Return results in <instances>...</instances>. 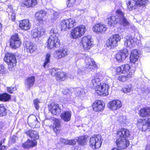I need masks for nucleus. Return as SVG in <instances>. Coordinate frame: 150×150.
Segmentation results:
<instances>
[{
    "label": "nucleus",
    "instance_id": "nucleus-1",
    "mask_svg": "<svg viewBox=\"0 0 150 150\" xmlns=\"http://www.w3.org/2000/svg\"><path fill=\"white\" fill-rule=\"evenodd\" d=\"M116 16H110L108 18V24L111 26H114L117 23L126 26L129 25V23L124 16V13L120 9L116 12Z\"/></svg>",
    "mask_w": 150,
    "mask_h": 150
},
{
    "label": "nucleus",
    "instance_id": "nucleus-2",
    "mask_svg": "<svg viewBox=\"0 0 150 150\" xmlns=\"http://www.w3.org/2000/svg\"><path fill=\"white\" fill-rule=\"evenodd\" d=\"M50 36L47 41V47L50 49L57 47L60 46L59 35L56 29L52 28L50 31Z\"/></svg>",
    "mask_w": 150,
    "mask_h": 150
},
{
    "label": "nucleus",
    "instance_id": "nucleus-3",
    "mask_svg": "<svg viewBox=\"0 0 150 150\" xmlns=\"http://www.w3.org/2000/svg\"><path fill=\"white\" fill-rule=\"evenodd\" d=\"M86 31V27L84 25L75 27L71 30L70 37L72 39H77L83 35Z\"/></svg>",
    "mask_w": 150,
    "mask_h": 150
},
{
    "label": "nucleus",
    "instance_id": "nucleus-4",
    "mask_svg": "<svg viewBox=\"0 0 150 150\" xmlns=\"http://www.w3.org/2000/svg\"><path fill=\"white\" fill-rule=\"evenodd\" d=\"M76 25L75 19L73 18H70L62 21L61 22L60 26L62 31H66L72 28Z\"/></svg>",
    "mask_w": 150,
    "mask_h": 150
},
{
    "label": "nucleus",
    "instance_id": "nucleus-5",
    "mask_svg": "<svg viewBox=\"0 0 150 150\" xmlns=\"http://www.w3.org/2000/svg\"><path fill=\"white\" fill-rule=\"evenodd\" d=\"M148 2L147 0H130L128 2V8L130 11L136 9L137 7H144Z\"/></svg>",
    "mask_w": 150,
    "mask_h": 150
},
{
    "label": "nucleus",
    "instance_id": "nucleus-6",
    "mask_svg": "<svg viewBox=\"0 0 150 150\" xmlns=\"http://www.w3.org/2000/svg\"><path fill=\"white\" fill-rule=\"evenodd\" d=\"M101 136L100 135H94L90 139L89 145L93 149H98L101 145Z\"/></svg>",
    "mask_w": 150,
    "mask_h": 150
},
{
    "label": "nucleus",
    "instance_id": "nucleus-7",
    "mask_svg": "<svg viewBox=\"0 0 150 150\" xmlns=\"http://www.w3.org/2000/svg\"><path fill=\"white\" fill-rule=\"evenodd\" d=\"M110 86L108 84L105 83H101L96 87V93L99 95L106 96L109 94L108 89Z\"/></svg>",
    "mask_w": 150,
    "mask_h": 150
},
{
    "label": "nucleus",
    "instance_id": "nucleus-8",
    "mask_svg": "<svg viewBox=\"0 0 150 150\" xmlns=\"http://www.w3.org/2000/svg\"><path fill=\"white\" fill-rule=\"evenodd\" d=\"M130 69V66L127 64L122 65L120 67H115L113 68L115 72L114 74H120L122 73L128 74L129 73H134V71L132 72Z\"/></svg>",
    "mask_w": 150,
    "mask_h": 150
},
{
    "label": "nucleus",
    "instance_id": "nucleus-9",
    "mask_svg": "<svg viewBox=\"0 0 150 150\" xmlns=\"http://www.w3.org/2000/svg\"><path fill=\"white\" fill-rule=\"evenodd\" d=\"M80 44L81 46L84 50L90 49L93 46V43L91 41V36L88 35L83 37L81 41Z\"/></svg>",
    "mask_w": 150,
    "mask_h": 150
},
{
    "label": "nucleus",
    "instance_id": "nucleus-10",
    "mask_svg": "<svg viewBox=\"0 0 150 150\" xmlns=\"http://www.w3.org/2000/svg\"><path fill=\"white\" fill-rule=\"evenodd\" d=\"M121 40L120 36L118 34L112 35L106 42L107 47L110 48H113L117 45V42Z\"/></svg>",
    "mask_w": 150,
    "mask_h": 150
},
{
    "label": "nucleus",
    "instance_id": "nucleus-11",
    "mask_svg": "<svg viewBox=\"0 0 150 150\" xmlns=\"http://www.w3.org/2000/svg\"><path fill=\"white\" fill-rule=\"evenodd\" d=\"M4 60L7 63L9 67L12 68L16 65L17 61L16 58L12 54L7 53L5 54Z\"/></svg>",
    "mask_w": 150,
    "mask_h": 150
},
{
    "label": "nucleus",
    "instance_id": "nucleus-12",
    "mask_svg": "<svg viewBox=\"0 0 150 150\" xmlns=\"http://www.w3.org/2000/svg\"><path fill=\"white\" fill-rule=\"evenodd\" d=\"M21 39L19 38L18 34L13 35L10 41V46L13 49H16L18 48L21 44Z\"/></svg>",
    "mask_w": 150,
    "mask_h": 150
},
{
    "label": "nucleus",
    "instance_id": "nucleus-13",
    "mask_svg": "<svg viewBox=\"0 0 150 150\" xmlns=\"http://www.w3.org/2000/svg\"><path fill=\"white\" fill-rule=\"evenodd\" d=\"M46 30L42 26L33 29L31 31V35L34 38L40 37L41 35L45 34Z\"/></svg>",
    "mask_w": 150,
    "mask_h": 150
},
{
    "label": "nucleus",
    "instance_id": "nucleus-14",
    "mask_svg": "<svg viewBox=\"0 0 150 150\" xmlns=\"http://www.w3.org/2000/svg\"><path fill=\"white\" fill-rule=\"evenodd\" d=\"M28 123L33 128H38L40 127V123L38 122L35 116L34 115H30L28 118Z\"/></svg>",
    "mask_w": 150,
    "mask_h": 150
},
{
    "label": "nucleus",
    "instance_id": "nucleus-15",
    "mask_svg": "<svg viewBox=\"0 0 150 150\" xmlns=\"http://www.w3.org/2000/svg\"><path fill=\"white\" fill-rule=\"evenodd\" d=\"M129 55L127 49H125L118 52L115 55V59L118 62L123 61Z\"/></svg>",
    "mask_w": 150,
    "mask_h": 150
},
{
    "label": "nucleus",
    "instance_id": "nucleus-16",
    "mask_svg": "<svg viewBox=\"0 0 150 150\" xmlns=\"http://www.w3.org/2000/svg\"><path fill=\"white\" fill-rule=\"evenodd\" d=\"M105 104L103 101L97 100L93 103L92 108L93 110L95 112H100L103 111L104 109Z\"/></svg>",
    "mask_w": 150,
    "mask_h": 150
},
{
    "label": "nucleus",
    "instance_id": "nucleus-17",
    "mask_svg": "<svg viewBox=\"0 0 150 150\" xmlns=\"http://www.w3.org/2000/svg\"><path fill=\"white\" fill-rule=\"evenodd\" d=\"M122 106L121 101L119 100H114L108 104L109 108L112 110H116L120 109Z\"/></svg>",
    "mask_w": 150,
    "mask_h": 150
},
{
    "label": "nucleus",
    "instance_id": "nucleus-18",
    "mask_svg": "<svg viewBox=\"0 0 150 150\" xmlns=\"http://www.w3.org/2000/svg\"><path fill=\"white\" fill-rule=\"evenodd\" d=\"M101 76L99 74L97 73L89 78V83L91 86L95 87L100 84V80Z\"/></svg>",
    "mask_w": 150,
    "mask_h": 150
},
{
    "label": "nucleus",
    "instance_id": "nucleus-19",
    "mask_svg": "<svg viewBox=\"0 0 150 150\" xmlns=\"http://www.w3.org/2000/svg\"><path fill=\"white\" fill-rule=\"evenodd\" d=\"M116 143L118 147L124 149H126L129 145V142L125 139L119 138L117 139Z\"/></svg>",
    "mask_w": 150,
    "mask_h": 150
},
{
    "label": "nucleus",
    "instance_id": "nucleus-20",
    "mask_svg": "<svg viewBox=\"0 0 150 150\" xmlns=\"http://www.w3.org/2000/svg\"><path fill=\"white\" fill-rule=\"evenodd\" d=\"M106 25L102 23H98L95 25L93 28V31L97 33H102L106 30Z\"/></svg>",
    "mask_w": 150,
    "mask_h": 150
},
{
    "label": "nucleus",
    "instance_id": "nucleus-21",
    "mask_svg": "<svg viewBox=\"0 0 150 150\" xmlns=\"http://www.w3.org/2000/svg\"><path fill=\"white\" fill-rule=\"evenodd\" d=\"M19 26L22 30H27L31 28V24L28 19H24L19 21Z\"/></svg>",
    "mask_w": 150,
    "mask_h": 150
},
{
    "label": "nucleus",
    "instance_id": "nucleus-22",
    "mask_svg": "<svg viewBox=\"0 0 150 150\" xmlns=\"http://www.w3.org/2000/svg\"><path fill=\"white\" fill-rule=\"evenodd\" d=\"M140 52L137 50H133L130 55V60L131 63L133 64L137 62L139 58Z\"/></svg>",
    "mask_w": 150,
    "mask_h": 150
},
{
    "label": "nucleus",
    "instance_id": "nucleus-23",
    "mask_svg": "<svg viewBox=\"0 0 150 150\" xmlns=\"http://www.w3.org/2000/svg\"><path fill=\"white\" fill-rule=\"evenodd\" d=\"M68 49L66 48H60L56 51L55 55L58 59H61L68 55Z\"/></svg>",
    "mask_w": 150,
    "mask_h": 150
},
{
    "label": "nucleus",
    "instance_id": "nucleus-24",
    "mask_svg": "<svg viewBox=\"0 0 150 150\" xmlns=\"http://www.w3.org/2000/svg\"><path fill=\"white\" fill-rule=\"evenodd\" d=\"M117 134L118 137L126 139L130 136V133L127 129L122 128L117 132Z\"/></svg>",
    "mask_w": 150,
    "mask_h": 150
},
{
    "label": "nucleus",
    "instance_id": "nucleus-25",
    "mask_svg": "<svg viewBox=\"0 0 150 150\" xmlns=\"http://www.w3.org/2000/svg\"><path fill=\"white\" fill-rule=\"evenodd\" d=\"M46 14V12L43 10H41L38 11L35 15V18L39 23L41 24L44 23L45 21L43 18L45 16Z\"/></svg>",
    "mask_w": 150,
    "mask_h": 150
},
{
    "label": "nucleus",
    "instance_id": "nucleus-26",
    "mask_svg": "<svg viewBox=\"0 0 150 150\" xmlns=\"http://www.w3.org/2000/svg\"><path fill=\"white\" fill-rule=\"evenodd\" d=\"M49 110L52 114L54 115L59 114L60 112V109L58 105L55 103H52L50 104Z\"/></svg>",
    "mask_w": 150,
    "mask_h": 150
},
{
    "label": "nucleus",
    "instance_id": "nucleus-27",
    "mask_svg": "<svg viewBox=\"0 0 150 150\" xmlns=\"http://www.w3.org/2000/svg\"><path fill=\"white\" fill-rule=\"evenodd\" d=\"M35 81V78L34 76H31L28 77L25 82V86L28 89L32 87L34 85Z\"/></svg>",
    "mask_w": 150,
    "mask_h": 150
},
{
    "label": "nucleus",
    "instance_id": "nucleus-28",
    "mask_svg": "<svg viewBox=\"0 0 150 150\" xmlns=\"http://www.w3.org/2000/svg\"><path fill=\"white\" fill-rule=\"evenodd\" d=\"M25 47L27 52L30 53H32L35 51L37 49L36 45L33 43L28 42H25Z\"/></svg>",
    "mask_w": 150,
    "mask_h": 150
},
{
    "label": "nucleus",
    "instance_id": "nucleus-29",
    "mask_svg": "<svg viewBox=\"0 0 150 150\" xmlns=\"http://www.w3.org/2000/svg\"><path fill=\"white\" fill-rule=\"evenodd\" d=\"M117 120L119 124L122 127L126 126L129 122V120L125 116H122L118 117Z\"/></svg>",
    "mask_w": 150,
    "mask_h": 150
},
{
    "label": "nucleus",
    "instance_id": "nucleus-30",
    "mask_svg": "<svg viewBox=\"0 0 150 150\" xmlns=\"http://www.w3.org/2000/svg\"><path fill=\"white\" fill-rule=\"evenodd\" d=\"M37 143L36 141L28 139L25 142L22 144V147L24 148L28 149L34 147L37 145Z\"/></svg>",
    "mask_w": 150,
    "mask_h": 150
},
{
    "label": "nucleus",
    "instance_id": "nucleus-31",
    "mask_svg": "<svg viewBox=\"0 0 150 150\" xmlns=\"http://www.w3.org/2000/svg\"><path fill=\"white\" fill-rule=\"evenodd\" d=\"M85 66L87 68L91 69L95 67V62L93 59L88 57H87L85 60Z\"/></svg>",
    "mask_w": 150,
    "mask_h": 150
},
{
    "label": "nucleus",
    "instance_id": "nucleus-32",
    "mask_svg": "<svg viewBox=\"0 0 150 150\" xmlns=\"http://www.w3.org/2000/svg\"><path fill=\"white\" fill-rule=\"evenodd\" d=\"M37 0H25L21 4L22 6H26L27 7H34L37 4Z\"/></svg>",
    "mask_w": 150,
    "mask_h": 150
},
{
    "label": "nucleus",
    "instance_id": "nucleus-33",
    "mask_svg": "<svg viewBox=\"0 0 150 150\" xmlns=\"http://www.w3.org/2000/svg\"><path fill=\"white\" fill-rule=\"evenodd\" d=\"M27 134L33 140L35 141L39 137L38 133L35 131L29 130L27 132Z\"/></svg>",
    "mask_w": 150,
    "mask_h": 150
},
{
    "label": "nucleus",
    "instance_id": "nucleus-34",
    "mask_svg": "<svg viewBox=\"0 0 150 150\" xmlns=\"http://www.w3.org/2000/svg\"><path fill=\"white\" fill-rule=\"evenodd\" d=\"M126 39V40L125 41V45L127 47H132L134 42L132 37L131 36H127Z\"/></svg>",
    "mask_w": 150,
    "mask_h": 150
},
{
    "label": "nucleus",
    "instance_id": "nucleus-35",
    "mask_svg": "<svg viewBox=\"0 0 150 150\" xmlns=\"http://www.w3.org/2000/svg\"><path fill=\"white\" fill-rule=\"evenodd\" d=\"M61 118L66 122L69 121L71 118V113L69 111L63 112L61 114Z\"/></svg>",
    "mask_w": 150,
    "mask_h": 150
},
{
    "label": "nucleus",
    "instance_id": "nucleus-36",
    "mask_svg": "<svg viewBox=\"0 0 150 150\" xmlns=\"http://www.w3.org/2000/svg\"><path fill=\"white\" fill-rule=\"evenodd\" d=\"M66 77V74L62 71H58L56 75L57 80L59 81L65 80Z\"/></svg>",
    "mask_w": 150,
    "mask_h": 150
},
{
    "label": "nucleus",
    "instance_id": "nucleus-37",
    "mask_svg": "<svg viewBox=\"0 0 150 150\" xmlns=\"http://www.w3.org/2000/svg\"><path fill=\"white\" fill-rule=\"evenodd\" d=\"M139 114L141 116L143 117L150 116V108L141 109L140 110Z\"/></svg>",
    "mask_w": 150,
    "mask_h": 150
},
{
    "label": "nucleus",
    "instance_id": "nucleus-38",
    "mask_svg": "<svg viewBox=\"0 0 150 150\" xmlns=\"http://www.w3.org/2000/svg\"><path fill=\"white\" fill-rule=\"evenodd\" d=\"M88 137L86 135L84 136H81L78 137L76 140L79 144L82 145H84L86 144L87 142V139Z\"/></svg>",
    "mask_w": 150,
    "mask_h": 150
},
{
    "label": "nucleus",
    "instance_id": "nucleus-39",
    "mask_svg": "<svg viewBox=\"0 0 150 150\" xmlns=\"http://www.w3.org/2000/svg\"><path fill=\"white\" fill-rule=\"evenodd\" d=\"M133 76V73H129L126 76L120 75L118 78L119 80L122 82H125L130 79Z\"/></svg>",
    "mask_w": 150,
    "mask_h": 150
},
{
    "label": "nucleus",
    "instance_id": "nucleus-40",
    "mask_svg": "<svg viewBox=\"0 0 150 150\" xmlns=\"http://www.w3.org/2000/svg\"><path fill=\"white\" fill-rule=\"evenodd\" d=\"M60 126V121L58 119H55L53 128L54 131L56 133L59 131Z\"/></svg>",
    "mask_w": 150,
    "mask_h": 150
},
{
    "label": "nucleus",
    "instance_id": "nucleus-41",
    "mask_svg": "<svg viewBox=\"0 0 150 150\" xmlns=\"http://www.w3.org/2000/svg\"><path fill=\"white\" fill-rule=\"evenodd\" d=\"M11 99V96L7 93L0 95V100L3 101H8Z\"/></svg>",
    "mask_w": 150,
    "mask_h": 150
},
{
    "label": "nucleus",
    "instance_id": "nucleus-42",
    "mask_svg": "<svg viewBox=\"0 0 150 150\" xmlns=\"http://www.w3.org/2000/svg\"><path fill=\"white\" fill-rule=\"evenodd\" d=\"M6 114V109L4 105L0 104V117L5 116Z\"/></svg>",
    "mask_w": 150,
    "mask_h": 150
},
{
    "label": "nucleus",
    "instance_id": "nucleus-43",
    "mask_svg": "<svg viewBox=\"0 0 150 150\" xmlns=\"http://www.w3.org/2000/svg\"><path fill=\"white\" fill-rule=\"evenodd\" d=\"M50 57L51 54L50 53H48L46 54L45 62L43 64L44 68H45L46 65L50 62Z\"/></svg>",
    "mask_w": 150,
    "mask_h": 150
},
{
    "label": "nucleus",
    "instance_id": "nucleus-44",
    "mask_svg": "<svg viewBox=\"0 0 150 150\" xmlns=\"http://www.w3.org/2000/svg\"><path fill=\"white\" fill-rule=\"evenodd\" d=\"M144 49L146 52L150 51V41H148L146 43L144 47Z\"/></svg>",
    "mask_w": 150,
    "mask_h": 150
},
{
    "label": "nucleus",
    "instance_id": "nucleus-45",
    "mask_svg": "<svg viewBox=\"0 0 150 150\" xmlns=\"http://www.w3.org/2000/svg\"><path fill=\"white\" fill-rule=\"evenodd\" d=\"M146 122V124L145 125H143L142 126L143 129L145 130L148 129V127L150 125V118H148Z\"/></svg>",
    "mask_w": 150,
    "mask_h": 150
},
{
    "label": "nucleus",
    "instance_id": "nucleus-46",
    "mask_svg": "<svg viewBox=\"0 0 150 150\" xmlns=\"http://www.w3.org/2000/svg\"><path fill=\"white\" fill-rule=\"evenodd\" d=\"M76 0H67L66 3L67 6L70 7L73 6L75 4Z\"/></svg>",
    "mask_w": 150,
    "mask_h": 150
},
{
    "label": "nucleus",
    "instance_id": "nucleus-47",
    "mask_svg": "<svg viewBox=\"0 0 150 150\" xmlns=\"http://www.w3.org/2000/svg\"><path fill=\"white\" fill-rule=\"evenodd\" d=\"M7 72L6 68L3 65H1L0 67V73L2 74H5Z\"/></svg>",
    "mask_w": 150,
    "mask_h": 150
},
{
    "label": "nucleus",
    "instance_id": "nucleus-48",
    "mask_svg": "<svg viewBox=\"0 0 150 150\" xmlns=\"http://www.w3.org/2000/svg\"><path fill=\"white\" fill-rule=\"evenodd\" d=\"M57 69L55 68H52L51 69H50V74H51L53 76H56L57 74V73L58 71H57Z\"/></svg>",
    "mask_w": 150,
    "mask_h": 150
},
{
    "label": "nucleus",
    "instance_id": "nucleus-49",
    "mask_svg": "<svg viewBox=\"0 0 150 150\" xmlns=\"http://www.w3.org/2000/svg\"><path fill=\"white\" fill-rule=\"evenodd\" d=\"M34 106L37 110H38L39 108V105L38 104L40 103V102L38 99H35L33 101Z\"/></svg>",
    "mask_w": 150,
    "mask_h": 150
},
{
    "label": "nucleus",
    "instance_id": "nucleus-50",
    "mask_svg": "<svg viewBox=\"0 0 150 150\" xmlns=\"http://www.w3.org/2000/svg\"><path fill=\"white\" fill-rule=\"evenodd\" d=\"M18 139V137L15 136H13L11 137L9 140V142L11 143H14L15 142L16 140Z\"/></svg>",
    "mask_w": 150,
    "mask_h": 150
},
{
    "label": "nucleus",
    "instance_id": "nucleus-51",
    "mask_svg": "<svg viewBox=\"0 0 150 150\" xmlns=\"http://www.w3.org/2000/svg\"><path fill=\"white\" fill-rule=\"evenodd\" d=\"M16 90V87H8L7 88V91L10 93H12L13 91Z\"/></svg>",
    "mask_w": 150,
    "mask_h": 150
},
{
    "label": "nucleus",
    "instance_id": "nucleus-52",
    "mask_svg": "<svg viewBox=\"0 0 150 150\" xmlns=\"http://www.w3.org/2000/svg\"><path fill=\"white\" fill-rule=\"evenodd\" d=\"M131 89L130 88H124L122 89V91L124 93H129L131 91Z\"/></svg>",
    "mask_w": 150,
    "mask_h": 150
},
{
    "label": "nucleus",
    "instance_id": "nucleus-53",
    "mask_svg": "<svg viewBox=\"0 0 150 150\" xmlns=\"http://www.w3.org/2000/svg\"><path fill=\"white\" fill-rule=\"evenodd\" d=\"M60 141L62 143L66 144H68V143H69V142H69L68 140H66L63 138L60 139Z\"/></svg>",
    "mask_w": 150,
    "mask_h": 150
},
{
    "label": "nucleus",
    "instance_id": "nucleus-54",
    "mask_svg": "<svg viewBox=\"0 0 150 150\" xmlns=\"http://www.w3.org/2000/svg\"><path fill=\"white\" fill-rule=\"evenodd\" d=\"M52 19L53 20L56 19L59 17L58 13L57 12H55L53 14Z\"/></svg>",
    "mask_w": 150,
    "mask_h": 150
},
{
    "label": "nucleus",
    "instance_id": "nucleus-55",
    "mask_svg": "<svg viewBox=\"0 0 150 150\" xmlns=\"http://www.w3.org/2000/svg\"><path fill=\"white\" fill-rule=\"evenodd\" d=\"M69 142L68 144L71 145H74L76 144V140L75 139H72L69 140Z\"/></svg>",
    "mask_w": 150,
    "mask_h": 150
},
{
    "label": "nucleus",
    "instance_id": "nucleus-56",
    "mask_svg": "<svg viewBox=\"0 0 150 150\" xmlns=\"http://www.w3.org/2000/svg\"><path fill=\"white\" fill-rule=\"evenodd\" d=\"M6 147L5 146L2 145V142L0 143V150H5Z\"/></svg>",
    "mask_w": 150,
    "mask_h": 150
},
{
    "label": "nucleus",
    "instance_id": "nucleus-57",
    "mask_svg": "<svg viewBox=\"0 0 150 150\" xmlns=\"http://www.w3.org/2000/svg\"><path fill=\"white\" fill-rule=\"evenodd\" d=\"M12 18L11 19L13 21L15 20V13H12Z\"/></svg>",
    "mask_w": 150,
    "mask_h": 150
},
{
    "label": "nucleus",
    "instance_id": "nucleus-58",
    "mask_svg": "<svg viewBox=\"0 0 150 150\" xmlns=\"http://www.w3.org/2000/svg\"><path fill=\"white\" fill-rule=\"evenodd\" d=\"M77 72L78 74H82L83 73V72L80 69H79L78 70Z\"/></svg>",
    "mask_w": 150,
    "mask_h": 150
},
{
    "label": "nucleus",
    "instance_id": "nucleus-59",
    "mask_svg": "<svg viewBox=\"0 0 150 150\" xmlns=\"http://www.w3.org/2000/svg\"><path fill=\"white\" fill-rule=\"evenodd\" d=\"M150 150V145H148L146 146L145 150Z\"/></svg>",
    "mask_w": 150,
    "mask_h": 150
},
{
    "label": "nucleus",
    "instance_id": "nucleus-60",
    "mask_svg": "<svg viewBox=\"0 0 150 150\" xmlns=\"http://www.w3.org/2000/svg\"><path fill=\"white\" fill-rule=\"evenodd\" d=\"M2 27V24L0 23V31L1 30Z\"/></svg>",
    "mask_w": 150,
    "mask_h": 150
},
{
    "label": "nucleus",
    "instance_id": "nucleus-61",
    "mask_svg": "<svg viewBox=\"0 0 150 150\" xmlns=\"http://www.w3.org/2000/svg\"><path fill=\"white\" fill-rule=\"evenodd\" d=\"M5 140V139H4L2 140H1V141H2V143H4V142Z\"/></svg>",
    "mask_w": 150,
    "mask_h": 150
},
{
    "label": "nucleus",
    "instance_id": "nucleus-62",
    "mask_svg": "<svg viewBox=\"0 0 150 150\" xmlns=\"http://www.w3.org/2000/svg\"><path fill=\"white\" fill-rule=\"evenodd\" d=\"M10 8H8V9H7V10H8V11H9V9Z\"/></svg>",
    "mask_w": 150,
    "mask_h": 150
}]
</instances>
